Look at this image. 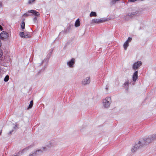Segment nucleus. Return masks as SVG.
<instances>
[{"instance_id":"f257e3e1","label":"nucleus","mask_w":156,"mask_h":156,"mask_svg":"<svg viewBox=\"0 0 156 156\" xmlns=\"http://www.w3.org/2000/svg\"><path fill=\"white\" fill-rule=\"evenodd\" d=\"M112 103V99L110 97L108 96L102 100V105L103 108H109Z\"/></svg>"},{"instance_id":"f03ea898","label":"nucleus","mask_w":156,"mask_h":156,"mask_svg":"<svg viewBox=\"0 0 156 156\" xmlns=\"http://www.w3.org/2000/svg\"><path fill=\"white\" fill-rule=\"evenodd\" d=\"M153 140L154 138L152 136H150L149 137L145 138L143 140H141L140 141V142L141 144H142V145L143 147L151 142Z\"/></svg>"},{"instance_id":"7ed1b4c3","label":"nucleus","mask_w":156,"mask_h":156,"mask_svg":"<svg viewBox=\"0 0 156 156\" xmlns=\"http://www.w3.org/2000/svg\"><path fill=\"white\" fill-rule=\"evenodd\" d=\"M110 19H111L109 18L103 19H94L91 20V24H92L95 23L98 24L107 21H108L110 20Z\"/></svg>"},{"instance_id":"20e7f679","label":"nucleus","mask_w":156,"mask_h":156,"mask_svg":"<svg viewBox=\"0 0 156 156\" xmlns=\"http://www.w3.org/2000/svg\"><path fill=\"white\" fill-rule=\"evenodd\" d=\"M142 144L139 141L138 142L135 143V144L133 145L131 148V151L133 153L136 151L138 149L143 147Z\"/></svg>"},{"instance_id":"39448f33","label":"nucleus","mask_w":156,"mask_h":156,"mask_svg":"<svg viewBox=\"0 0 156 156\" xmlns=\"http://www.w3.org/2000/svg\"><path fill=\"white\" fill-rule=\"evenodd\" d=\"M9 37V34L6 32L3 31L0 34V38L2 40L4 41L7 40Z\"/></svg>"},{"instance_id":"423d86ee","label":"nucleus","mask_w":156,"mask_h":156,"mask_svg":"<svg viewBox=\"0 0 156 156\" xmlns=\"http://www.w3.org/2000/svg\"><path fill=\"white\" fill-rule=\"evenodd\" d=\"M142 64V63L141 61H137L135 62L132 66V69L136 70L138 69Z\"/></svg>"},{"instance_id":"0eeeda50","label":"nucleus","mask_w":156,"mask_h":156,"mask_svg":"<svg viewBox=\"0 0 156 156\" xmlns=\"http://www.w3.org/2000/svg\"><path fill=\"white\" fill-rule=\"evenodd\" d=\"M75 63V59L74 58H73L67 62V64L68 66L69 67L72 68L74 67Z\"/></svg>"},{"instance_id":"6e6552de","label":"nucleus","mask_w":156,"mask_h":156,"mask_svg":"<svg viewBox=\"0 0 156 156\" xmlns=\"http://www.w3.org/2000/svg\"><path fill=\"white\" fill-rule=\"evenodd\" d=\"M90 77H87L83 80L82 84L83 85H86L89 84L90 83Z\"/></svg>"},{"instance_id":"1a4fd4ad","label":"nucleus","mask_w":156,"mask_h":156,"mask_svg":"<svg viewBox=\"0 0 156 156\" xmlns=\"http://www.w3.org/2000/svg\"><path fill=\"white\" fill-rule=\"evenodd\" d=\"M30 13L32 14V16H39L40 13L39 12L36 11V10H30Z\"/></svg>"},{"instance_id":"9d476101","label":"nucleus","mask_w":156,"mask_h":156,"mask_svg":"<svg viewBox=\"0 0 156 156\" xmlns=\"http://www.w3.org/2000/svg\"><path fill=\"white\" fill-rule=\"evenodd\" d=\"M138 78V71H136L133 74L132 76L133 80V82H135Z\"/></svg>"},{"instance_id":"9b49d317","label":"nucleus","mask_w":156,"mask_h":156,"mask_svg":"<svg viewBox=\"0 0 156 156\" xmlns=\"http://www.w3.org/2000/svg\"><path fill=\"white\" fill-rule=\"evenodd\" d=\"M46 149V148L45 147H44L43 148H41L40 149H39L36 150L35 151H34L37 155H38L41 153H42Z\"/></svg>"},{"instance_id":"f8f14e48","label":"nucleus","mask_w":156,"mask_h":156,"mask_svg":"<svg viewBox=\"0 0 156 156\" xmlns=\"http://www.w3.org/2000/svg\"><path fill=\"white\" fill-rule=\"evenodd\" d=\"M80 21L79 19H77L75 23V26L76 27H78L80 26Z\"/></svg>"},{"instance_id":"ddd939ff","label":"nucleus","mask_w":156,"mask_h":156,"mask_svg":"<svg viewBox=\"0 0 156 156\" xmlns=\"http://www.w3.org/2000/svg\"><path fill=\"white\" fill-rule=\"evenodd\" d=\"M30 13H31L30 12V10H29L26 13H24L23 16L26 17L32 16V15H31Z\"/></svg>"},{"instance_id":"4468645a","label":"nucleus","mask_w":156,"mask_h":156,"mask_svg":"<svg viewBox=\"0 0 156 156\" xmlns=\"http://www.w3.org/2000/svg\"><path fill=\"white\" fill-rule=\"evenodd\" d=\"M24 34V33L23 32H20L19 33V35L21 37L23 38H27V36H25Z\"/></svg>"},{"instance_id":"2eb2a0df","label":"nucleus","mask_w":156,"mask_h":156,"mask_svg":"<svg viewBox=\"0 0 156 156\" xmlns=\"http://www.w3.org/2000/svg\"><path fill=\"white\" fill-rule=\"evenodd\" d=\"M129 83V80H127L123 84L124 87L126 88H127L128 86Z\"/></svg>"},{"instance_id":"dca6fc26","label":"nucleus","mask_w":156,"mask_h":156,"mask_svg":"<svg viewBox=\"0 0 156 156\" xmlns=\"http://www.w3.org/2000/svg\"><path fill=\"white\" fill-rule=\"evenodd\" d=\"M97 16L96 13L94 12H91L90 14V17L94 16L96 17Z\"/></svg>"},{"instance_id":"f3484780","label":"nucleus","mask_w":156,"mask_h":156,"mask_svg":"<svg viewBox=\"0 0 156 156\" xmlns=\"http://www.w3.org/2000/svg\"><path fill=\"white\" fill-rule=\"evenodd\" d=\"M129 45V44L128 43L125 42L123 44V48L125 50H126L127 48Z\"/></svg>"},{"instance_id":"a211bd4d","label":"nucleus","mask_w":156,"mask_h":156,"mask_svg":"<svg viewBox=\"0 0 156 156\" xmlns=\"http://www.w3.org/2000/svg\"><path fill=\"white\" fill-rule=\"evenodd\" d=\"M33 101H31L30 102V104L29 105V107L28 108H30L33 106Z\"/></svg>"},{"instance_id":"6ab92c4d","label":"nucleus","mask_w":156,"mask_h":156,"mask_svg":"<svg viewBox=\"0 0 156 156\" xmlns=\"http://www.w3.org/2000/svg\"><path fill=\"white\" fill-rule=\"evenodd\" d=\"M132 40V38L130 37L128 38L127 40L125 41L126 42L128 43L129 44V43L131 42Z\"/></svg>"},{"instance_id":"aec40b11","label":"nucleus","mask_w":156,"mask_h":156,"mask_svg":"<svg viewBox=\"0 0 156 156\" xmlns=\"http://www.w3.org/2000/svg\"><path fill=\"white\" fill-rule=\"evenodd\" d=\"M9 79V76L8 75H7L5 76L4 79V81L5 82H7L8 81Z\"/></svg>"},{"instance_id":"412c9836","label":"nucleus","mask_w":156,"mask_h":156,"mask_svg":"<svg viewBox=\"0 0 156 156\" xmlns=\"http://www.w3.org/2000/svg\"><path fill=\"white\" fill-rule=\"evenodd\" d=\"M21 28L22 29H25V23L24 22H23L21 25Z\"/></svg>"},{"instance_id":"4be33fe9","label":"nucleus","mask_w":156,"mask_h":156,"mask_svg":"<svg viewBox=\"0 0 156 156\" xmlns=\"http://www.w3.org/2000/svg\"><path fill=\"white\" fill-rule=\"evenodd\" d=\"M37 156L35 151L33 152L32 153H30L29 154V156Z\"/></svg>"},{"instance_id":"5701e85b","label":"nucleus","mask_w":156,"mask_h":156,"mask_svg":"<svg viewBox=\"0 0 156 156\" xmlns=\"http://www.w3.org/2000/svg\"><path fill=\"white\" fill-rule=\"evenodd\" d=\"M35 1V0H29L28 1V3L30 4H32Z\"/></svg>"},{"instance_id":"b1692460","label":"nucleus","mask_w":156,"mask_h":156,"mask_svg":"<svg viewBox=\"0 0 156 156\" xmlns=\"http://www.w3.org/2000/svg\"><path fill=\"white\" fill-rule=\"evenodd\" d=\"M3 55V53L2 50L0 49V58L2 57Z\"/></svg>"},{"instance_id":"393cba45","label":"nucleus","mask_w":156,"mask_h":156,"mask_svg":"<svg viewBox=\"0 0 156 156\" xmlns=\"http://www.w3.org/2000/svg\"><path fill=\"white\" fill-rule=\"evenodd\" d=\"M109 88V86H106L105 89L107 91Z\"/></svg>"},{"instance_id":"a878e982","label":"nucleus","mask_w":156,"mask_h":156,"mask_svg":"<svg viewBox=\"0 0 156 156\" xmlns=\"http://www.w3.org/2000/svg\"><path fill=\"white\" fill-rule=\"evenodd\" d=\"M38 16H35L34 19V21L36 20H37V17H38Z\"/></svg>"},{"instance_id":"bb28decb","label":"nucleus","mask_w":156,"mask_h":156,"mask_svg":"<svg viewBox=\"0 0 156 156\" xmlns=\"http://www.w3.org/2000/svg\"><path fill=\"white\" fill-rule=\"evenodd\" d=\"M3 30L2 27L1 25H0V30Z\"/></svg>"},{"instance_id":"cd10ccee","label":"nucleus","mask_w":156,"mask_h":156,"mask_svg":"<svg viewBox=\"0 0 156 156\" xmlns=\"http://www.w3.org/2000/svg\"><path fill=\"white\" fill-rule=\"evenodd\" d=\"M110 83H107V84H106V86H109V87H110Z\"/></svg>"},{"instance_id":"c85d7f7f","label":"nucleus","mask_w":156,"mask_h":156,"mask_svg":"<svg viewBox=\"0 0 156 156\" xmlns=\"http://www.w3.org/2000/svg\"><path fill=\"white\" fill-rule=\"evenodd\" d=\"M2 6V3L0 2V8H1Z\"/></svg>"},{"instance_id":"c756f323","label":"nucleus","mask_w":156,"mask_h":156,"mask_svg":"<svg viewBox=\"0 0 156 156\" xmlns=\"http://www.w3.org/2000/svg\"><path fill=\"white\" fill-rule=\"evenodd\" d=\"M1 133H2L1 131V130H0V135L1 134Z\"/></svg>"},{"instance_id":"7c9ffc66","label":"nucleus","mask_w":156,"mask_h":156,"mask_svg":"<svg viewBox=\"0 0 156 156\" xmlns=\"http://www.w3.org/2000/svg\"><path fill=\"white\" fill-rule=\"evenodd\" d=\"M11 133V132H10V133Z\"/></svg>"}]
</instances>
